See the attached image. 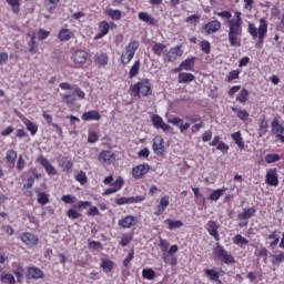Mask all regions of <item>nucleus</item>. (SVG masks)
Instances as JSON below:
<instances>
[{"instance_id":"bb28decb","label":"nucleus","mask_w":284,"mask_h":284,"mask_svg":"<svg viewBox=\"0 0 284 284\" xmlns=\"http://www.w3.org/2000/svg\"><path fill=\"white\" fill-rule=\"evenodd\" d=\"M72 36L73 33L70 29H62L58 34L60 41H70L72 39Z\"/></svg>"},{"instance_id":"a211bd4d","label":"nucleus","mask_w":284,"mask_h":284,"mask_svg":"<svg viewBox=\"0 0 284 284\" xmlns=\"http://www.w3.org/2000/svg\"><path fill=\"white\" fill-rule=\"evenodd\" d=\"M27 278L39 280L43 278V271L38 267H29Z\"/></svg>"},{"instance_id":"603ef678","label":"nucleus","mask_w":284,"mask_h":284,"mask_svg":"<svg viewBox=\"0 0 284 284\" xmlns=\"http://www.w3.org/2000/svg\"><path fill=\"white\" fill-rule=\"evenodd\" d=\"M72 94L74 99H77V97L78 99H85V92L79 88H73Z\"/></svg>"},{"instance_id":"39448f33","label":"nucleus","mask_w":284,"mask_h":284,"mask_svg":"<svg viewBox=\"0 0 284 284\" xmlns=\"http://www.w3.org/2000/svg\"><path fill=\"white\" fill-rule=\"evenodd\" d=\"M266 34H267V21L264 18H262L260 20V27H258V41L255 43V48H257V50L263 49V41Z\"/></svg>"},{"instance_id":"6e6552de","label":"nucleus","mask_w":284,"mask_h":284,"mask_svg":"<svg viewBox=\"0 0 284 284\" xmlns=\"http://www.w3.org/2000/svg\"><path fill=\"white\" fill-rule=\"evenodd\" d=\"M205 34H214L221 30V23L217 20H212L203 27Z\"/></svg>"},{"instance_id":"79ce46f5","label":"nucleus","mask_w":284,"mask_h":284,"mask_svg":"<svg viewBox=\"0 0 284 284\" xmlns=\"http://www.w3.org/2000/svg\"><path fill=\"white\" fill-rule=\"evenodd\" d=\"M204 273L211 281H219L220 274L215 270L205 268Z\"/></svg>"},{"instance_id":"20e7f679","label":"nucleus","mask_w":284,"mask_h":284,"mask_svg":"<svg viewBox=\"0 0 284 284\" xmlns=\"http://www.w3.org/2000/svg\"><path fill=\"white\" fill-rule=\"evenodd\" d=\"M213 252L222 263H226L227 265H230V263H234V256L229 254L227 251H225V248H223L219 243L215 244Z\"/></svg>"},{"instance_id":"cd10ccee","label":"nucleus","mask_w":284,"mask_h":284,"mask_svg":"<svg viewBox=\"0 0 284 284\" xmlns=\"http://www.w3.org/2000/svg\"><path fill=\"white\" fill-rule=\"evenodd\" d=\"M139 70H141V61L136 60L129 71V79H134L139 74Z\"/></svg>"},{"instance_id":"5fc2aeb1","label":"nucleus","mask_w":284,"mask_h":284,"mask_svg":"<svg viewBox=\"0 0 284 284\" xmlns=\"http://www.w3.org/2000/svg\"><path fill=\"white\" fill-rule=\"evenodd\" d=\"M77 181L81 183V185H84V183H88V176L85 175V172L81 171L77 174Z\"/></svg>"},{"instance_id":"ea45409f","label":"nucleus","mask_w":284,"mask_h":284,"mask_svg":"<svg viewBox=\"0 0 284 284\" xmlns=\"http://www.w3.org/2000/svg\"><path fill=\"white\" fill-rule=\"evenodd\" d=\"M247 97H250V92L246 89H243L236 97V101H240V103H246Z\"/></svg>"},{"instance_id":"aec40b11","label":"nucleus","mask_w":284,"mask_h":284,"mask_svg":"<svg viewBox=\"0 0 284 284\" xmlns=\"http://www.w3.org/2000/svg\"><path fill=\"white\" fill-rule=\"evenodd\" d=\"M254 214H256V209L248 207V209H245L242 213L237 214V219L240 221H247V219H252Z\"/></svg>"},{"instance_id":"58836bf2","label":"nucleus","mask_w":284,"mask_h":284,"mask_svg":"<svg viewBox=\"0 0 284 284\" xmlns=\"http://www.w3.org/2000/svg\"><path fill=\"white\" fill-rule=\"evenodd\" d=\"M26 128L27 130H29L32 136H34V134H37V132L39 131V126H37V124H34V122H31L30 120L26 121Z\"/></svg>"},{"instance_id":"f3484780","label":"nucleus","mask_w":284,"mask_h":284,"mask_svg":"<svg viewBox=\"0 0 284 284\" xmlns=\"http://www.w3.org/2000/svg\"><path fill=\"white\" fill-rule=\"evenodd\" d=\"M115 159L116 158L112 151H103L99 154V161L102 163H112Z\"/></svg>"},{"instance_id":"69168bd1","label":"nucleus","mask_w":284,"mask_h":284,"mask_svg":"<svg viewBox=\"0 0 284 284\" xmlns=\"http://www.w3.org/2000/svg\"><path fill=\"white\" fill-rule=\"evenodd\" d=\"M88 216H99L101 213L97 206H91L87 212Z\"/></svg>"},{"instance_id":"c9c22d12","label":"nucleus","mask_w":284,"mask_h":284,"mask_svg":"<svg viewBox=\"0 0 284 284\" xmlns=\"http://www.w3.org/2000/svg\"><path fill=\"white\" fill-rule=\"evenodd\" d=\"M152 51L154 52V54H156L158 57H161V54H163L165 52V44L161 43V42H156L153 45Z\"/></svg>"},{"instance_id":"680f3d73","label":"nucleus","mask_w":284,"mask_h":284,"mask_svg":"<svg viewBox=\"0 0 284 284\" xmlns=\"http://www.w3.org/2000/svg\"><path fill=\"white\" fill-rule=\"evenodd\" d=\"M134 258V250H131L129 255L123 261V266L128 267L130 265V262Z\"/></svg>"},{"instance_id":"f257e3e1","label":"nucleus","mask_w":284,"mask_h":284,"mask_svg":"<svg viewBox=\"0 0 284 284\" xmlns=\"http://www.w3.org/2000/svg\"><path fill=\"white\" fill-rule=\"evenodd\" d=\"M243 23L229 20V41L232 47H241V34H243Z\"/></svg>"},{"instance_id":"5701e85b","label":"nucleus","mask_w":284,"mask_h":284,"mask_svg":"<svg viewBox=\"0 0 284 284\" xmlns=\"http://www.w3.org/2000/svg\"><path fill=\"white\" fill-rule=\"evenodd\" d=\"M195 77L192 73L180 72L178 75L179 83H192Z\"/></svg>"},{"instance_id":"c03bdc74","label":"nucleus","mask_w":284,"mask_h":284,"mask_svg":"<svg viewBox=\"0 0 284 284\" xmlns=\"http://www.w3.org/2000/svg\"><path fill=\"white\" fill-rule=\"evenodd\" d=\"M233 243H235V245H247L250 241H247V239L243 237L241 234H237L233 239Z\"/></svg>"},{"instance_id":"0e129e2a","label":"nucleus","mask_w":284,"mask_h":284,"mask_svg":"<svg viewBox=\"0 0 284 284\" xmlns=\"http://www.w3.org/2000/svg\"><path fill=\"white\" fill-rule=\"evenodd\" d=\"M237 116L241 119V121H247L250 119V113H247L245 110L237 111Z\"/></svg>"},{"instance_id":"423d86ee","label":"nucleus","mask_w":284,"mask_h":284,"mask_svg":"<svg viewBox=\"0 0 284 284\" xmlns=\"http://www.w3.org/2000/svg\"><path fill=\"white\" fill-rule=\"evenodd\" d=\"M21 241L24 243V245H28L29 247H37L39 245V237L34 235L33 233H24L21 235Z\"/></svg>"},{"instance_id":"f03ea898","label":"nucleus","mask_w":284,"mask_h":284,"mask_svg":"<svg viewBox=\"0 0 284 284\" xmlns=\"http://www.w3.org/2000/svg\"><path fill=\"white\" fill-rule=\"evenodd\" d=\"M130 90L133 97H141V94L142 97H150V94H152V84L150 83V80L143 79L131 85Z\"/></svg>"},{"instance_id":"1a4fd4ad","label":"nucleus","mask_w":284,"mask_h":284,"mask_svg":"<svg viewBox=\"0 0 284 284\" xmlns=\"http://www.w3.org/2000/svg\"><path fill=\"white\" fill-rule=\"evenodd\" d=\"M73 63L83 65L88 61V53L83 50L75 51L71 57Z\"/></svg>"},{"instance_id":"c756f323","label":"nucleus","mask_w":284,"mask_h":284,"mask_svg":"<svg viewBox=\"0 0 284 284\" xmlns=\"http://www.w3.org/2000/svg\"><path fill=\"white\" fill-rule=\"evenodd\" d=\"M225 190L227 189H217V190H214L210 196H209V200L210 201H219L221 199V196H223V194H225Z\"/></svg>"},{"instance_id":"6e6d98bb","label":"nucleus","mask_w":284,"mask_h":284,"mask_svg":"<svg viewBox=\"0 0 284 284\" xmlns=\"http://www.w3.org/2000/svg\"><path fill=\"white\" fill-rule=\"evenodd\" d=\"M116 205H130L131 203V197H119L115 200Z\"/></svg>"},{"instance_id":"052dcab7","label":"nucleus","mask_w":284,"mask_h":284,"mask_svg":"<svg viewBox=\"0 0 284 284\" xmlns=\"http://www.w3.org/2000/svg\"><path fill=\"white\" fill-rule=\"evenodd\" d=\"M248 32H250L251 37H253L254 39H256V37H258V29H256V27L252 23L248 24Z\"/></svg>"},{"instance_id":"13d9d810","label":"nucleus","mask_w":284,"mask_h":284,"mask_svg":"<svg viewBox=\"0 0 284 284\" xmlns=\"http://www.w3.org/2000/svg\"><path fill=\"white\" fill-rule=\"evenodd\" d=\"M131 241H132V235H123L120 244L122 245V247H128Z\"/></svg>"},{"instance_id":"3c124183","label":"nucleus","mask_w":284,"mask_h":284,"mask_svg":"<svg viewBox=\"0 0 284 284\" xmlns=\"http://www.w3.org/2000/svg\"><path fill=\"white\" fill-rule=\"evenodd\" d=\"M0 281H2V283H9V284H14V275L12 274H4L1 276Z\"/></svg>"},{"instance_id":"473e14b6","label":"nucleus","mask_w":284,"mask_h":284,"mask_svg":"<svg viewBox=\"0 0 284 284\" xmlns=\"http://www.w3.org/2000/svg\"><path fill=\"white\" fill-rule=\"evenodd\" d=\"M30 54H37V36L33 33L28 42Z\"/></svg>"},{"instance_id":"393cba45","label":"nucleus","mask_w":284,"mask_h":284,"mask_svg":"<svg viewBox=\"0 0 284 284\" xmlns=\"http://www.w3.org/2000/svg\"><path fill=\"white\" fill-rule=\"evenodd\" d=\"M231 139H233L240 150H245V143L243 142V136H241V132L232 133Z\"/></svg>"},{"instance_id":"9b49d317","label":"nucleus","mask_w":284,"mask_h":284,"mask_svg":"<svg viewBox=\"0 0 284 284\" xmlns=\"http://www.w3.org/2000/svg\"><path fill=\"white\" fill-rule=\"evenodd\" d=\"M170 205V196L165 195L161 197L159 205L156 206V211L154 212L155 216H161L163 212H165L166 207Z\"/></svg>"},{"instance_id":"4468645a","label":"nucleus","mask_w":284,"mask_h":284,"mask_svg":"<svg viewBox=\"0 0 284 284\" xmlns=\"http://www.w3.org/2000/svg\"><path fill=\"white\" fill-rule=\"evenodd\" d=\"M163 138L161 136H155L154 142H153V151L155 154H163L165 152V145H164Z\"/></svg>"},{"instance_id":"2f4dec72","label":"nucleus","mask_w":284,"mask_h":284,"mask_svg":"<svg viewBox=\"0 0 284 284\" xmlns=\"http://www.w3.org/2000/svg\"><path fill=\"white\" fill-rule=\"evenodd\" d=\"M7 3L10 6L14 14H19L21 11V3H19V0H7Z\"/></svg>"},{"instance_id":"49530a36","label":"nucleus","mask_w":284,"mask_h":284,"mask_svg":"<svg viewBox=\"0 0 284 284\" xmlns=\"http://www.w3.org/2000/svg\"><path fill=\"white\" fill-rule=\"evenodd\" d=\"M38 203L40 205H48V203H50V200L48 199V194L39 193L38 194Z\"/></svg>"},{"instance_id":"09e8293b","label":"nucleus","mask_w":284,"mask_h":284,"mask_svg":"<svg viewBox=\"0 0 284 284\" xmlns=\"http://www.w3.org/2000/svg\"><path fill=\"white\" fill-rule=\"evenodd\" d=\"M151 121L154 128H160L164 123L163 118L158 114L153 115Z\"/></svg>"},{"instance_id":"7ed1b4c3","label":"nucleus","mask_w":284,"mask_h":284,"mask_svg":"<svg viewBox=\"0 0 284 284\" xmlns=\"http://www.w3.org/2000/svg\"><path fill=\"white\" fill-rule=\"evenodd\" d=\"M136 50H139V41L134 40L126 45L125 52H123L120 58L121 63H123V65H128V63L134 59Z\"/></svg>"},{"instance_id":"e433bc0d","label":"nucleus","mask_w":284,"mask_h":284,"mask_svg":"<svg viewBox=\"0 0 284 284\" xmlns=\"http://www.w3.org/2000/svg\"><path fill=\"white\" fill-rule=\"evenodd\" d=\"M267 128H270V125L267 124V120L263 118L260 122V130H258L260 136H265V134H267Z\"/></svg>"},{"instance_id":"4d7b16f0","label":"nucleus","mask_w":284,"mask_h":284,"mask_svg":"<svg viewBox=\"0 0 284 284\" xmlns=\"http://www.w3.org/2000/svg\"><path fill=\"white\" fill-rule=\"evenodd\" d=\"M67 215L69 216V219H72L74 221V220L79 219V216H81V213L77 212V210H74V209H70L67 212Z\"/></svg>"},{"instance_id":"72a5a7b5","label":"nucleus","mask_w":284,"mask_h":284,"mask_svg":"<svg viewBox=\"0 0 284 284\" xmlns=\"http://www.w3.org/2000/svg\"><path fill=\"white\" fill-rule=\"evenodd\" d=\"M165 223H168L169 230H179V227H183V222L181 220H165Z\"/></svg>"},{"instance_id":"6ab92c4d","label":"nucleus","mask_w":284,"mask_h":284,"mask_svg":"<svg viewBox=\"0 0 284 284\" xmlns=\"http://www.w3.org/2000/svg\"><path fill=\"white\" fill-rule=\"evenodd\" d=\"M99 119H101V114L97 110L88 111L82 114L83 121H99Z\"/></svg>"},{"instance_id":"774afa93","label":"nucleus","mask_w":284,"mask_h":284,"mask_svg":"<svg viewBox=\"0 0 284 284\" xmlns=\"http://www.w3.org/2000/svg\"><path fill=\"white\" fill-rule=\"evenodd\" d=\"M239 74H241V72H239L236 70L231 71L227 77L229 83H230V81H234V79H239Z\"/></svg>"},{"instance_id":"f704fd0d","label":"nucleus","mask_w":284,"mask_h":284,"mask_svg":"<svg viewBox=\"0 0 284 284\" xmlns=\"http://www.w3.org/2000/svg\"><path fill=\"white\" fill-rule=\"evenodd\" d=\"M143 278H146V281H154V277L156 276V272L152 268H144L142 271Z\"/></svg>"},{"instance_id":"2eb2a0df","label":"nucleus","mask_w":284,"mask_h":284,"mask_svg":"<svg viewBox=\"0 0 284 284\" xmlns=\"http://www.w3.org/2000/svg\"><path fill=\"white\" fill-rule=\"evenodd\" d=\"M266 183L267 185H272L273 187H276L278 185V175H276L275 169H271L266 173Z\"/></svg>"},{"instance_id":"7c9ffc66","label":"nucleus","mask_w":284,"mask_h":284,"mask_svg":"<svg viewBox=\"0 0 284 284\" xmlns=\"http://www.w3.org/2000/svg\"><path fill=\"white\" fill-rule=\"evenodd\" d=\"M105 14H108V17H110L113 21L121 20V11L120 10L106 9Z\"/></svg>"},{"instance_id":"b1692460","label":"nucleus","mask_w":284,"mask_h":284,"mask_svg":"<svg viewBox=\"0 0 284 284\" xmlns=\"http://www.w3.org/2000/svg\"><path fill=\"white\" fill-rule=\"evenodd\" d=\"M110 32V24L106 21L100 23V33L95 36V39H103L105 34Z\"/></svg>"},{"instance_id":"4be33fe9","label":"nucleus","mask_w":284,"mask_h":284,"mask_svg":"<svg viewBox=\"0 0 284 284\" xmlns=\"http://www.w3.org/2000/svg\"><path fill=\"white\" fill-rule=\"evenodd\" d=\"M139 19H140V21H144V23H148L149 26H156V19H154L148 12H140Z\"/></svg>"},{"instance_id":"a878e982","label":"nucleus","mask_w":284,"mask_h":284,"mask_svg":"<svg viewBox=\"0 0 284 284\" xmlns=\"http://www.w3.org/2000/svg\"><path fill=\"white\" fill-rule=\"evenodd\" d=\"M194 63H196V58L192 57L181 62V65L183 67L184 70L192 71L194 70Z\"/></svg>"},{"instance_id":"e2e57ef3","label":"nucleus","mask_w":284,"mask_h":284,"mask_svg":"<svg viewBox=\"0 0 284 284\" xmlns=\"http://www.w3.org/2000/svg\"><path fill=\"white\" fill-rule=\"evenodd\" d=\"M217 17H221V19H232V12L230 11H220L215 13Z\"/></svg>"},{"instance_id":"c85d7f7f","label":"nucleus","mask_w":284,"mask_h":284,"mask_svg":"<svg viewBox=\"0 0 284 284\" xmlns=\"http://www.w3.org/2000/svg\"><path fill=\"white\" fill-rule=\"evenodd\" d=\"M267 239L270 241H272L270 243L271 247H276V245H278V241H281V237H278V234H276V230L275 231H270V234L267 235Z\"/></svg>"},{"instance_id":"a19ab883","label":"nucleus","mask_w":284,"mask_h":284,"mask_svg":"<svg viewBox=\"0 0 284 284\" xmlns=\"http://www.w3.org/2000/svg\"><path fill=\"white\" fill-rule=\"evenodd\" d=\"M200 48H201L202 52H204L205 54H210V52H212V45L210 44V41H207V40L201 41Z\"/></svg>"},{"instance_id":"8fccbe9b","label":"nucleus","mask_w":284,"mask_h":284,"mask_svg":"<svg viewBox=\"0 0 284 284\" xmlns=\"http://www.w3.org/2000/svg\"><path fill=\"white\" fill-rule=\"evenodd\" d=\"M95 61L100 65H106L108 64V54L102 53L100 55H95Z\"/></svg>"},{"instance_id":"0eeeda50","label":"nucleus","mask_w":284,"mask_h":284,"mask_svg":"<svg viewBox=\"0 0 284 284\" xmlns=\"http://www.w3.org/2000/svg\"><path fill=\"white\" fill-rule=\"evenodd\" d=\"M150 172V165L149 164H140L132 170L133 179H143V176L146 175V173Z\"/></svg>"},{"instance_id":"864d4df0","label":"nucleus","mask_w":284,"mask_h":284,"mask_svg":"<svg viewBox=\"0 0 284 284\" xmlns=\"http://www.w3.org/2000/svg\"><path fill=\"white\" fill-rule=\"evenodd\" d=\"M61 201H63V203H67L68 205H72V203H74L77 201V197H74L70 194H67L61 197Z\"/></svg>"},{"instance_id":"dca6fc26","label":"nucleus","mask_w":284,"mask_h":284,"mask_svg":"<svg viewBox=\"0 0 284 284\" xmlns=\"http://www.w3.org/2000/svg\"><path fill=\"white\" fill-rule=\"evenodd\" d=\"M38 162L40 165H42L47 172V174H57V171L54 170V166L48 161V159L41 156L38 159Z\"/></svg>"},{"instance_id":"37998d69","label":"nucleus","mask_w":284,"mask_h":284,"mask_svg":"<svg viewBox=\"0 0 284 284\" xmlns=\"http://www.w3.org/2000/svg\"><path fill=\"white\" fill-rule=\"evenodd\" d=\"M264 161L266 163H276L277 161H281V155L278 154H266L264 158Z\"/></svg>"},{"instance_id":"de8ad7c7","label":"nucleus","mask_w":284,"mask_h":284,"mask_svg":"<svg viewBox=\"0 0 284 284\" xmlns=\"http://www.w3.org/2000/svg\"><path fill=\"white\" fill-rule=\"evenodd\" d=\"M102 270L104 272H112V267H114V264L110 260H104L101 264Z\"/></svg>"},{"instance_id":"9d476101","label":"nucleus","mask_w":284,"mask_h":284,"mask_svg":"<svg viewBox=\"0 0 284 284\" xmlns=\"http://www.w3.org/2000/svg\"><path fill=\"white\" fill-rule=\"evenodd\" d=\"M206 230L209 234L215 239V241H221V236L219 235V225L215 221H209Z\"/></svg>"},{"instance_id":"bf43d9fd","label":"nucleus","mask_w":284,"mask_h":284,"mask_svg":"<svg viewBox=\"0 0 284 284\" xmlns=\"http://www.w3.org/2000/svg\"><path fill=\"white\" fill-rule=\"evenodd\" d=\"M48 37H50V31H45V30H43V29H40V30L38 31V39H39L40 41H43V40L48 39Z\"/></svg>"},{"instance_id":"4c0bfd02","label":"nucleus","mask_w":284,"mask_h":284,"mask_svg":"<svg viewBox=\"0 0 284 284\" xmlns=\"http://www.w3.org/2000/svg\"><path fill=\"white\" fill-rule=\"evenodd\" d=\"M6 161L7 163H11L12 165H14V162L17 161V151L14 150L7 151Z\"/></svg>"},{"instance_id":"338daca9","label":"nucleus","mask_w":284,"mask_h":284,"mask_svg":"<svg viewBox=\"0 0 284 284\" xmlns=\"http://www.w3.org/2000/svg\"><path fill=\"white\" fill-rule=\"evenodd\" d=\"M130 197H131V204L143 203V201H145V195H136V196H130Z\"/></svg>"},{"instance_id":"ddd939ff","label":"nucleus","mask_w":284,"mask_h":284,"mask_svg":"<svg viewBox=\"0 0 284 284\" xmlns=\"http://www.w3.org/2000/svg\"><path fill=\"white\" fill-rule=\"evenodd\" d=\"M169 123H172L173 125H175L176 128L180 129V132L183 134L184 132H186V130H190V123L185 122L183 123V119L181 118H173L171 120H169Z\"/></svg>"},{"instance_id":"a18cd8bd","label":"nucleus","mask_w":284,"mask_h":284,"mask_svg":"<svg viewBox=\"0 0 284 284\" xmlns=\"http://www.w3.org/2000/svg\"><path fill=\"white\" fill-rule=\"evenodd\" d=\"M62 100L64 103H67L68 105L74 103L75 101V98H74V94L71 92V93H64L62 94Z\"/></svg>"},{"instance_id":"412c9836","label":"nucleus","mask_w":284,"mask_h":284,"mask_svg":"<svg viewBox=\"0 0 284 284\" xmlns=\"http://www.w3.org/2000/svg\"><path fill=\"white\" fill-rule=\"evenodd\" d=\"M271 125L273 128L272 129L273 134H275L276 136H282L283 135L284 126L281 123H278V120L276 118L273 120Z\"/></svg>"},{"instance_id":"f8f14e48","label":"nucleus","mask_w":284,"mask_h":284,"mask_svg":"<svg viewBox=\"0 0 284 284\" xmlns=\"http://www.w3.org/2000/svg\"><path fill=\"white\" fill-rule=\"evenodd\" d=\"M136 223H139V219L133 215H126L124 219L119 220L118 222L121 227H132L133 225H136Z\"/></svg>"}]
</instances>
